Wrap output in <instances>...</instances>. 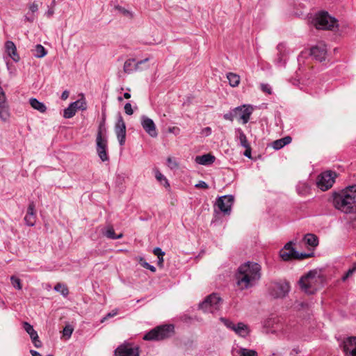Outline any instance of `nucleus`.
I'll return each mask as SVG.
<instances>
[{"label":"nucleus","mask_w":356,"mask_h":356,"mask_svg":"<svg viewBox=\"0 0 356 356\" xmlns=\"http://www.w3.org/2000/svg\"><path fill=\"white\" fill-rule=\"evenodd\" d=\"M332 204L335 209L344 213H356V185L332 193Z\"/></svg>","instance_id":"obj_1"},{"label":"nucleus","mask_w":356,"mask_h":356,"mask_svg":"<svg viewBox=\"0 0 356 356\" xmlns=\"http://www.w3.org/2000/svg\"><path fill=\"white\" fill-rule=\"evenodd\" d=\"M261 266L257 263L247 262L241 265L236 274V284L240 289H248L261 277Z\"/></svg>","instance_id":"obj_2"},{"label":"nucleus","mask_w":356,"mask_h":356,"mask_svg":"<svg viewBox=\"0 0 356 356\" xmlns=\"http://www.w3.org/2000/svg\"><path fill=\"white\" fill-rule=\"evenodd\" d=\"M322 279L316 270H309L299 280L300 289L308 294H314L321 286Z\"/></svg>","instance_id":"obj_3"},{"label":"nucleus","mask_w":356,"mask_h":356,"mask_svg":"<svg viewBox=\"0 0 356 356\" xmlns=\"http://www.w3.org/2000/svg\"><path fill=\"white\" fill-rule=\"evenodd\" d=\"M96 151L98 156L102 162L108 161L109 160L108 154L106 129L104 127V122L101 123L98 127V131L96 137Z\"/></svg>","instance_id":"obj_4"},{"label":"nucleus","mask_w":356,"mask_h":356,"mask_svg":"<svg viewBox=\"0 0 356 356\" xmlns=\"http://www.w3.org/2000/svg\"><path fill=\"white\" fill-rule=\"evenodd\" d=\"M312 24L317 29L322 30L333 31L338 26L336 18L332 17L325 11L316 13L312 19Z\"/></svg>","instance_id":"obj_5"},{"label":"nucleus","mask_w":356,"mask_h":356,"mask_svg":"<svg viewBox=\"0 0 356 356\" xmlns=\"http://www.w3.org/2000/svg\"><path fill=\"white\" fill-rule=\"evenodd\" d=\"M174 326L172 325H163L157 326L152 329L143 336V339L146 341H160L168 338L173 332Z\"/></svg>","instance_id":"obj_6"},{"label":"nucleus","mask_w":356,"mask_h":356,"mask_svg":"<svg viewBox=\"0 0 356 356\" xmlns=\"http://www.w3.org/2000/svg\"><path fill=\"white\" fill-rule=\"evenodd\" d=\"M289 291V284L286 281L273 282L268 286L269 295L274 298H284Z\"/></svg>","instance_id":"obj_7"},{"label":"nucleus","mask_w":356,"mask_h":356,"mask_svg":"<svg viewBox=\"0 0 356 356\" xmlns=\"http://www.w3.org/2000/svg\"><path fill=\"white\" fill-rule=\"evenodd\" d=\"M222 302V298L218 294L213 293L208 296L199 307L206 312L214 313L220 309Z\"/></svg>","instance_id":"obj_8"},{"label":"nucleus","mask_w":356,"mask_h":356,"mask_svg":"<svg viewBox=\"0 0 356 356\" xmlns=\"http://www.w3.org/2000/svg\"><path fill=\"white\" fill-rule=\"evenodd\" d=\"M337 174L332 170L322 172L317 179L318 187L323 191L328 190L334 183Z\"/></svg>","instance_id":"obj_9"},{"label":"nucleus","mask_w":356,"mask_h":356,"mask_svg":"<svg viewBox=\"0 0 356 356\" xmlns=\"http://www.w3.org/2000/svg\"><path fill=\"white\" fill-rule=\"evenodd\" d=\"M220 321L229 329L233 330L236 334L241 337H246L250 334L249 327L243 323H238L235 325L230 320L221 317Z\"/></svg>","instance_id":"obj_10"},{"label":"nucleus","mask_w":356,"mask_h":356,"mask_svg":"<svg viewBox=\"0 0 356 356\" xmlns=\"http://www.w3.org/2000/svg\"><path fill=\"white\" fill-rule=\"evenodd\" d=\"M234 196L232 195H227L220 197L217 202L218 209L224 213L229 215L232 211V207L234 203Z\"/></svg>","instance_id":"obj_11"},{"label":"nucleus","mask_w":356,"mask_h":356,"mask_svg":"<svg viewBox=\"0 0 356 356\" xmlns=\"http://www.w3.org/2000/svg\"><path fill=\"white\" fill-rule=\"evenodd\" d=\"M236 118L242 121L243 124L248 122L250 115L252 113L253 108L250 105H242L234 108Z\"/></svg>","instance_id":"obj_12"},{"label":"nucleus","mask_w":356,"mask_h":356,"mask_svg":"<svg viewBox=\"0 0 356 356\" xmlns=\"http://www.w3.org/2000/svg\"><path fill=\"white\" fill-rule=\"evenodd\" d=\"M115 132L120 146H124L126 140V125L123 118L119 115L115 127Z\"/></svg>","instance_id":"obj_13"},{"label":"nucleus","mask_w":356,"mask_h":356,"mask_svg":"<svg viewBox=\"0 0 356 356\" xmlns=\"http://www.w3.org/2000/svg\"><path fill=\"white\" fill-rule=\"evenodd\" d=\"M148 60V58L138 62H136L134 58L127 59L124 63L123 71L126 74H131L134 72L141 70L140 65L147 62Z\"/></svg>","instance_id":"obj_14"},{"label":"nucleus","mask_w":356,"mask_h":356,"mask_svg":"<svg viewBox=\"0 0 356 356\" xmlns=\"http://www.w3.org/2000/svg\"><path fill=\"white\" fill-rule=\"evenodd\" d=\"M327 54L326 45L324 43L319 42L312 47L310 54L316 60L322 62L325 60Z\"/></svg>","instance_id":"obj_15"},{"label":"nucleus","mask_w":356,"mask_h":356,"mask_svg":"<svg viewBox=\"0 0 356 356\" xmlns=\"http://www.w3.org/2000/svg\"><path fill=\"white\" fill-rule=\"evenodd\" d=\"M341 347L346 356H356V337H349L344 339Z\"/></svg>","instance_id":"obj_16"},{"label":"nucleus","mask_w":356,"mask_h":356,"mask_svg":"<svg viewBox=\"0 0 356 356\" xmlns=\"http://www.w3.org/2000/svg\"><path fill=\"white\" fill-rule=\"evenodd\" d=\"M141 125L149 136L156 138L158 136L156 124L149 118L143 115L141 117Z\"/></svg>","instance_id":"obj_17"},{"label":"nucleus","mask_w":356,"mask_h":356,"mask_svg":"<svg viewBox=\"0 0 356 356\" xmlns=\"http://www.w3.org/2000/svg\"><path fill=\"white\" fill-rule=\"evenodd\" d=\"M115 356H139V350L137 347L121 345L115 349Z\"/></svg>","instance_id":"obj_18"},{"label":"nucleus","mask_w":356,"mask_h":356,"mask_svg":"<svg viewBox=\"0 0 356 356\" xmlns=\"http://www.w3.org/2000/svg\"><path fill=\"white\" fill-rule=\"evenodd\" d=\"M293 241L288 242L280 251V257L284 261H289L296 258L298 251L293 247Z\"/></svg>","instance_id":"obj_19"},{"label":"nucleus","mask_w":356,"mask_h":356,"mask_svg":"<svg viewBox=\"0 0 356 356\" xmlns=\"http://www.w3.org/2000/svg\"><path fill=\"white\" fill-rule=\"evenodd\" d=\"M278 51L277 58H276L275 63L278 67L284 66L286 63V47L283 43H280L277 46Z\"/></svg>","instance_id":"obj_20"},{"label":"nucleus","mask_w":356,"mask_h":356,"mask_svg":"<svg viewBox=\"0 0 356 356\" xmlns=\"http://www.w3.org/2000/svg\"><path fill=\"white\" fill-rule=\"evenodd\" d=\"M24 221L28 226H33L35 223V205L33 202L29 204Z\"/></svg>","instance_id":"obj_21"},{"label":"nucleus","mask_w":356,"mask_h":356,"mask_svg":"<svg viewBox=\"0 0 356 356\" xmlns=\"http://www.w3.org/2000/svg\"><path fill=\"white\" fill-rule=\"evenodd\" d=\"M216 157L211 154H205L195 157V162L202 165H209L214 163Z\"/></svg>","instance_id":"obj_22"},{"label":"nucleus","mask_w":356,"mask_h":356,"mask_svg":"<svg viewBox=\"0 0 356 356\" xmlns=\"http://www.w3.org/2000/svg\"><path fill=\"white\" fill-rule=\"evenodd\" d=\"M235 138L238 141V144L243 147H248L250 145L246 135L241 128L235 129Z\"/></svg>","instance_id":"obj_23"},{"label":"nucleus","mask_w":356,"mask_h":356,"mask_svg":"<svg viewBox=\"0 0 356 356\" xmlns=\"http://www.w3.org/2000/svg\"><path fill=\"white\" fill-rule=\"evenodd\" d=\"M102 234L110 239H119L122 238L123 234L122 233L115 234V230L111 225L106 226L102 232Z\"/></svg>","instance_id":"obj_24"},{"label":"nucleus","mask_w":356,"mask_h":356,"mask_svg":"<svg viewBox=\"0 0 356 356\" xmlns=\"http://www.w3.org/2000/svg\"><path fill=\"white\" fill-rule=\"evenodd\" d=\"M303 240L307 245L312 248H316L318 245V238L314 234H305Z\"/></svg>","instance_id":"obj_25"},{"label":"nucleus","mask_w":356,"mask_h":356,"mask_svg":"<svg viewBox=\"0 0 356 356\" xmlns=\"http://www.w3.org/2000/svg\"><path fill=\"white\" fill-rule=\"evenodd\" d=\"M78 102H72L67 108L64 109L63 117L66 119H70L75 115L76 112V107Z\"/></svg>","instance_id":"obj_26"},{"label":"nucleus","mask_w":356,"mask_h":356,"mask_svg":"<svg viewBox=\"0 0 356 356\" xmlns=\"http://www.w3.org/2000/svg\"><path fill=\"white\" fill-rule=\"evenodd\" d=\"M29 103L34 109L40 111V113H44L47 110V107L44 104L38 101L35 98H31L29 99Z\"/></svg>","instance_id":"obj_27"},{"label":"nucleus","mask_w":356,"mask_h":356,"mask_svg":"<svg viewBox=\"0 0 356 356\" xmlns=\"http://www.w3.org/2000/svg\"><path fill=\"white\" fill-rule=\"evenodd\" d=\"M296 190L299 195H305L309 193L310 186L305 181H299Z\"/></svg>","instance_id":"obj_28"},{"label":"nucleus","mask_w":356,"mask_h":356,"mask_svg":"<svg viewBox=\"0 0 356 356\" xmlns=\"http://www.w3.org/2000/svg\"><path fill=\"white\" fill-rule=\"evenodd\" d=\"M9 117V111L5 99L0 102V118L2 120L6 121Z\"/></svg>","instance_id":"obj_29"},{"label":"nucleus","mask_w":356,"mask_h":356,"mask_svg":"<svg viewBox=\"0 0 356 356\" xmlns=\"http://www.w3.org/2000/svg\"><path fill=\"white\" fill-rule=\"evenodd\" d=\"M227 78L229 81V84L232 87H236L240 83V76L237 74L229 72L227 74Z\"/></svg>","instance_id":"obj_30"},{"label":"nucleus","mask_w":356,"mask_h":356,"mask_svg":"<svg viewBox=\"0 0 356 356\" xmlns=\"http://www.w3.org/2000/svg\"><path fill=\"white\" fill-rule=\"evenodd\" d=\"M236 353L238 356H258L256 350L241 347L236 350Z\"/></svg>","instance_id":"obj_31"},{"label":"nucleus","mask_w":356,"mask_h":356,"mask_svg":"<svg viewBox=\"0 0 356 356\" xmlns=\"http://www.w3.org/2000/svg\"><path fill=\"white\" fill-rule=\"evenodd\" d=\"M34 56L37 58L44 57L47 51L42 44H37L34 49Z\"/></svg>","instance_id":"obj_32"},{"label":"nucleus","mask_w":356,"mask_h":356,"mask_svg":"<svg viewBox=\"0 0 356 356\" xmlns=\"http://www.w3.org/2000/svg\"><path fill=\"white\" fill-rule=\"evenodd\" d=\"M23 328L29 334L31 339L36 337L38 335L37 332L33 329V327L27 322L23 323Z\"/></svg>","instance_id":"obj_33"},{"label":"nucleus","mask_w":356,"mask_h":356,"mask_svg":"<svg viewBox=\"0 0 356 356\" xmlns=\"http://www.w3.org/2000/svg\"><path fill=\"white\" fill-rule=\"evenodd\" d=\"M54 290L56 292H59L62 296L66 297L69 294V290L67 287L61 283H58L54 286Z\"/></svg>","instance_id":"obj_34"},{"label":"nucleus","mask_w":356,"mask_h":356,"mask_svg":"<svg viewBox=\"0 0 356 356\" xmlns=\"http://www.w3.org/2000/svg\"><path fill=\"white\" fill-rule=\"evenodd\" d=\"M154 173H155L156 179L159 182L162 183L163 181L164 182V186L165 187H170V184H169L168 179H166V177L158 169H155L154 170Z\"/></svg>","instance_id":"obj_35"},{"label":"nucleus","mask_w":356,"mask_h":356,"mask_svg":"<svg viewBox=\"0 0 356 356\" xmlns=\"http://www.w3.org/2000/svg\"><path fill=\"white\" fill-rule=\"evenodd\" d=\"M10 281H11V284L13 286V287H15V289H17L18 290L22 289L21 280L19 278H18L15 276H12L10 277Z\"/></svg>","instance_id":"obj_36"},{"label":"nucleus","mask_w":356,"mask_h":356,"mask_svg":"<svg viewBox=\"0 0 356 356\" xmlns=\"http://www.w3.org/2000/svg\"><path fill=\"white\" fill-rule=\"evenodd\" d=\"M140 264L145 268L149 270L150 271L154 273L156 271V268L149 264L148 262L145 261L143 258L140 259Z\"/></svg>","instance_id":"obj_37"},{"label":"nucleus","mask_w":356,"mask_h":356,"mask_svg":"<svg viewBox=\"0 0 356 356\" xmlns=\"http://www.w3.org/2000/svg\"><path fill=\"white\" fill-rule=\"evenodd\" d=\"M115 8L119 11L121 13H122L124 15L129 17V18H132L133 17V13L125 9L124 8L120 6H115Z\"/></svg>","instance_id":"obj_38"},{"label":"nucleus","mask_w":356,"mask_h":356,"mask_svg":"<svg viewBox=\"0 0 356 356\" xmlns=\"http://www.w3.org/2000/svg\"><path fill=\"white\" fill-rule=\"evenodd\" d=\"M5 47L8 54L17 49L14 42L10 40L6 42Z\"/></svg>","instance_id":"obj_39"},{"label":"nucleus","mask_w":356,"mask_h":356,"mask_svg":"<svg viewBox=\"0 0 356 356\" xmlns=\"http://www.w3.org/2000/svg\"><path fill=\"white\" fill-rule=\"evenodd\" d=\"M223 118L225 120L233 121L234 118H236V112L234 108L232 109L229 112L227 113H225L223 115Z\"/></svg>","instance_id":"obj_40"},{"label":"nucleus","mask_w":356,"mask_h":356,"mask_svg":"<svg viewBox=\"0 0 356 356\" xmlns=\"http://www.w3.org/2000/svg\"><path fill=\"white\" fill-rule=\"evenodd\" d=\"M314 256V253L312 252V253H303V252H299L298 251V254H296V258L295 259H300V260H302V259H307V258H309V257H312Z\"/></svg>","instance_id":"obj_41"},{"label":"nucleus","mask_w":356,"mask_h":356,"mask_svg":"<svg viewBox=\"0 0 356 356\" xmlns=\"http://www.w3.org/2000/svg\"><path fill=\"white\" fill-rule=\"evenodd\" d=\"M167 165L172 170L176 169L178 167V163L176 160L170 157L167 159Z\"/></svg>","instance_id":"obj_42"},{"label":"nucleus","mask_w":356,"mask_h":356,"mask_svg":"<svg viewBox=\"0 0 356 356\" xmlns=\"http://www.w3.org/2000/svg\"><path fill=\"white\" fill-rule=\"evenodd\" d=\"M272 146L275 149L278 150L284 147V145L282 144V141L281 139H278L273 143Z\"/></svg>","instance_id":"obj_43"},{"label":"nucleus","mask_w":356,"mask_h":356,"mask_svg":"<svg viewBox=\"0 0 356 356\" xmlns=\"http://www.w3.org/2000/svg\"><path fill=\"white\" fill-rule=\"evenodd\" d=\"M72 332H73V328L70 325H66L63 330V334L64 336L70 337L72 334Z\"/></svg>","instance_id":"obj_44"},{"label":"nucleus","mask_w":356,"mask_h":356,"mask_svg":"<svg viewBox=\"0 0 356 356\" xmlns=\"http://www.w3.org/2000/svg\"><path fill=\"white\" fill-rule=\"evenodd\" d=\"M75 102H78L77 106H76V111H77L78 109L81 110V111H85V110H86V108H87V105H86V102H85V101L77 100V101H76Z\"/></svg>","instance_id":"obj_45"},{"label":"nucleus","mask_w":356,"mask_h":356,"mask_svg":"<svg viewBox=\"0 0 356 356\" xmlns=\"http://www.w3.org/2000/svg\"><path fill=\"white\" fill-rule=\"evenodd\" d=\"M261 89L263 92L270 95L272 93V89L270 85L266 83L261 84Z\"/></svg>","instance_id":"obj_46"},{"label":"nucleus","mask_w":356,"mask_h":356,"mask_svg":"<svg viewBox=\"0 0 356 356\" xmlns=\"http://www.w3.org/2000/svg\"><path fill=\"white\" fill-rule=\"evenodd\" d=\"M124 108V112L126 114H127L129 115H131L133 114L134 111L132 109L131 104L129 102H127L125 104Z\"/></svg>","instance_id":"obj_47"},{"label":"nucleus","mask_w":356,"mask_h":356,"mask_svg":"<svg viewBox=\"0 0 356 356\" xmlns=\"http://www.w3.org/2000/svg\"><path fill=\"white\" fill-rule=\"evenodd\" d=\"M38 10V4L35 3H33L29 6V11L31 13L32 15H35V13H37Z\"/></svg>","instance_id":"obj_48"},{"label":"nucleus","mask_w":356,"mask_h":356,"mask_svg":"<svg viewBox=\"0 0 356 356\" xmlns=\"http://www.w3.org/2000/svg\"><path fill=\"white\" fill-rule=\"evenodd\" d=\"M8 55L15 62L19 61V56L17 53V49L15 51H13L12 52L9 53Z\"/></svg>","instance_id":"obj_49"},{"label":"nucleus","mask_w":356,"mask_h":356,"mask_svg":"<svg viewBox=\"0 0 356 356\" xmlns=\"http://www.w3.org/2000/svg\"><path fill=\"white\" fill-rule=\"evenodd\" d=\"M8 55L15 62L19 61V56L17 53V49L15 51H13L12 52L9 53Z\"/></svg>","instance_id":"obj_50"},{"label":"nucleus","mask_w":356,"mask_h":356,"mask_svg":"<svg viewBox=\"0 0 356 356\" xmlns=\"http://www.w3.org/2000/svg\"><path fill=\"white\" fill-rule=\"evenodd\" d=\"M31 340H32V342L35 347L40 348L42 346V342L39 339L38 335H37V337L35 338V337L31 338Z\"/></svg>","instance_id":"obj_51"},{"label":"nucleus","mask_w":356,"mask_h":356,"mask_svg":"<svg viewBox=\"0 0 356 356\" xmlns=\"http://www.w3.org/2000/svg\"><path fill=\"white\" fill-rule=\"evenodd\" d=\"M153 253L156 256H157V257L165 255V252L160 248H158V247L154 248Z\"/></svg>","instance_id":"obj_52"},{"label":"nucleus","mask_w":356,"mask_h":356,"mask_svg":"<svg viewBox=\"0 0 356 356\" xmlns=\"http://www.w3.org/2000/svg\"><path fill=\"white\" fill-rule=\"evenodd\" d=\"M35 19V15H32L31 13L28 12L25 15V19L29 22H33Z\"/></svg>","instance_id":"obj_53"},{"label":"nucleus","mask_w":356,"mask_h":356,"mask_svg":"<svg viewBox=\"0 0 356 356\" xmlns=\"http://www.w3.org/2000/svg\"><path fill=\"white\" fill-rule=\"evenodd\" d=\"M195 186L196 188H201L204 189H207L209 188L208 184L204 181H200L199 183L196 184Z\"/></svg>","instance_id":"obj_54"},{"label":"nucleus","mask_w":356,"mask_h":356,"mask_svg":"<svg viewBox=\"0 0 356 356\" xmlns=\"http://www.w3.org/2000/svg\"><path fill=\"white\" fill-rule=\"evenodd\" d=\"M245 152H244V156L248 158H251V147L250 145H248V147H244Z\"/></svg>","instance_id":"obj_55"},{"label":"nucleus","mask_w":356,"mask_h":356,"mask_svg":"<svg viewBox=\"0 0 356 356\" xmlns=\"http://www.w3.org/2000/svg\"><path fill=\"white\" fill-rule=\"evenodd\" d=\"M281 140L282 141V144H284V146L289 144L292 140V139L290 136L284 137V138H281Z\"/></svg>","instance_id":"obj_56"},{"label":"nucleus","mask_w":356,"mask_h":356,"mask_svg":"<svg viewBox=\"0 0 356 356\" xmlns=\"http://www.w3.org/2000/svg\"><path fill=\"white\" fill-rule=\"evenodd\" d=\"M117 314V312H110L108 314H107V315L106 316H104V318H102V319L101 320V322L103 323L108 318H110V317H113L114 316H115Z\"/></svg>","instance_id":"obj_57"},{"label":"nucleus","mask_w":356,"mask_h":356,"mask_svg":"<svg viewBox=\"0 0 356 356\" xmlns=\"http://www.w3.org/2000/svg\"><path fill=\"white\" fill-rule=\"evenodd\" d=\"M202 134H205V136H209L211 134V129L209 127H205L202 129Z\"/></svg>","instance_id":"obj_58"},{"label":"nucleus","mask_w":356,"mask_h":356,"mask_svg":"<svg viewBox=\"0 0 356 356\" xmlns=\"http://www.w3.org/2000/svg\"><path fill=\"white\" fill-rule=\"evenodd\" d=\"M354 273V269H351L350 268L346 273L345 276L343 277V280H345L346 279H347L348 277H349L350 275H353V273Z\"/></svg>","instance_id":"obj_59"},{"label":"nucleus","mask_w":356,"mask_h":356,"mask_svg":"<svg viewBox=\"0 0 356 356\" xmlns=\"http://www.w3.org/2000/svg\"><path fill=\"white\" fill-rule=\"evenodd\" d=\"M69 97V92L67 90H64L62 94H61V97L60 98L63 99V100H65L68 98Z\"/></svg>","instance_id":"obj_60"},{"label":"nucleus","mask_w":356,"mask_h":356,"mask_svg":"<svg viewBox=\"0 0 356 356\" xmlns=\"http://www.w3.org/2000/svg\"><path fill=\"white\" fill-rule=\"evenodd\" d=\"M2 99L6 100V95H5V92L3 90V88L0 86V102L2 101Z\"/></svg>","instance_id":"obj_61"},{"label":"nucleus","mask_w":356,"mask_h":356,"mask_svg":"<svg viewBox=\"0 0 356 356\" xmlns=\"http://www.w3.org/2000/svg\"><path fill=\"white\" fill-rule=\"evenodd\" d=\"M163 256L159 257H158V265L160 267H162L163 266Z\"/></svg>","instance_id":"obj_62"},{"label":"nucleus","mask_w":356,"mask_h":356,"mask_svg":"<svg viewBox=\"0 0 356 356\" xmlns=\"http://www.w3.org/2000/svg\"><path fill=\"white\" fill-rule=\"evenodd\" d=\"M30 353L32 356H42L40 353H38V351L36 350H30Z\"/></svg>","instance_id":"obj_63"},{"label":"nucleus","mask_w":356,"mask_h":356,"mask_svg":"<svg viewBox=\"0 0 356 356\" xmlns=\"http://www.w3.org/2000/svg\"><path fill=\"white\" fill-rule=\"evenodd\" d=\"M54 10L53 9H49L47 12L46 13V15L50 17L54 15Z\"/></svg>","instance_id":"obj_64"}]
</instances>
